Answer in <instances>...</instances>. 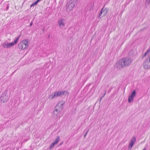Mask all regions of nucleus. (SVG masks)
<instances>
[{"label": "nucleus", "mask_w": 150, "mask_h": 150, "mask_svg": "<svg viewBox=\"0 0 150 150\" xmlns=\"http://www.w3.org/2000/svg\"><path fill=\"white\" fill-rule=\"evenodd\" d=\"M132 62V60L130 58H123L118 60L115 64L114 66L115 67L120 69L129 65Z\"/></svg>", "instance_id": "obj_1"}, {"label": "nucleus", "mask_w": 150, "mask_h": 150, "mask_svg": "<svg viewBox=\"0 0 150 150\" xmlns=\"http://www.w3.org/2000/svg\"><path fill=\"white\" fill-rule=\"evenodd\" d=\"M76 0H69L67 2L66 9L67 12H69L71 10L74 6Z\"/></svg>", "instance_id": "obj_2"}, {"label": "nucleus", "mask_w": 150, "mask_h": 150, "mask_svg": "<svg viewBox=\"0 0 150 150\" xmlns=\"http://www.w3.org/2000/svg\"><path fill=\"white\" fill-rule=\"evenodd\" d=\"M28 46V41L25 39L21 41L18 45V48L21 50L27 49Z\"/></svg>", "instance_id": "obj_3"}, {"label": "nucleus", "mask_w": 150, "mask_h": 150, "mask_svg": "<svg viewBox=\"0 0 150 150\" xmlns=\"http://www.w3.org/2000/svg\"><path fill=\"white\" fill-rule=\"evenodd\" d=\"M9 92L7 90H6L2 93L1 97V102L3 103L6 102L8 98Z\"/></svg>", "instance_id": "obj_4"}, {"label": "nucleus", "mask_w": 150, "mask_h": 150, "mask_svg": "<svg viewBox=\"0 0 150 150\" xmlns=\"http://www.w3.org/2000/svg\"><path fill=\"white\" fill-rule=\"evenodd\" d=\"M18 40V38H17L14 40L13 42L11 43L5 42L2 45L4 48L6 49L10 48L13 47L14 45L16 44Z\"/></svg>", "instance_id": "obj_5"}, {"label": "nucleus", "mask_w": 150, "mask_h": 150, "mask_svg": "<svg viewBox=\"0 0 150 150\" xmlns=\"http://www.w3.org/2000/svg\"><path fill=\"white\" fill-rule=\"evenodd\" d=\"M105 6L102 8L101 11L100 12L98 18H101L105 16L109 11L108 8H105Z\"/></svg>", "instance_id": "obj_6"}, {"label": "nucleus", "mask_w": 150, "mask_h": 150, "mask_svg": "<svg viewBox=\"0 0 150 150\" xmlns=\"http://www.w3.org/2000/svg\"><path fill=\"white\" fill-rule=\"evenodd\" d=\"M54 93L56 98L63 96H66L69 94V92L67 91H58Z\"/></svg>", "instance_id": "obj_7"}, {"label": "nucleus", "mask_w": 150, "mask_h": 150, "mask_svg": "<svg viewBox=\"0 0 150 150\" xmlns=\"http://www.w3.org/2000/svg\"><path fill=\"white\" fill-rule=\"evenodd\" d=\"M146 59L143 64L144 68L146 69H148L150 68V59L148 58H144Z\"/></svg>", "instance_id": "obj_8"}, {"label": "nucleus", "mask_w": 150, "mask_h": 150, "mask_svg": "<svg viewBox=\"0 0 150 150\" xmlns=\"http://www.w3.org/2000/svg\"><path fill=\"white\" fill-rule=\"evenodd\" d=\"M65 103V102L63 101L59 102L56 106L55 108L61 111L63 108V105Z\"/></svg>", "instance_id": "obj_9"}, {"label": "nucleus", "mask_w": 150, "mask_h": 150, "mask_svg": "<svg viewBox=\"0 0 150 150\" xmlns=\"http://www.w3.org/2000/svg\"><path fill=\"white\" fill-rule=\"evenodd\" d=\"M136 93L135 90H134L132 93L129 95L128 98V102L129 103H130L132 102L134 99V98L136 96Z\"/></svg>", "instance_id": "obj_10"}, {"label": "nucleus", "mask_w": 150, "mask_h": 150, "mask_svg": "<svg viewBox=\"0 0 150 150\" xmlns=\"http://www.w3.org/2000/svg\"><path fill=\"white\" fill-rule=\"evenodd\" d=\"M60 111L55 108L53 114V117L55 119H56L59 117L60 116Z\"/></svg>", "instance_id": "obj_11"}, {"label": "nucleus", "mask_w": 150, "mask_h": 150, "mask_svg": "<svg viewBox=\"0 0 150 150\" xmlns=\"http://www.w3.org/2000/svg\"><path fill=\"white\" fill-rule=\"evenodd\" d=\"M136 140V138L135 137H133L129 142V146L128 149L131 150Z\"/></svg>", "instance_id": "obj_12"}, {"label": "nucleus", "mask_w": 150, "mask_h": 150, "mask_svg": "<svg viewBox=\"0 0 150 150\" xmlns=\"http://www.w3.org/2000/svg\"><path fill=\"white\" fill-rule=\"evenodd\" d=\"M58 24L60 28H63L65 26V22L64 19H59Z\"/></svg>", "instance_id": "obj_13"}, {"label": "nucleus", "mask_w": 150, "mask_h": 150, "mask_svg": "<svg viewBox=\"0 0 150 150\" xmlns=\"http://www.w3.org/2000/svg\"><path fill=\"white\" fill-rule=\"evenodd\" d=\"M149 56V58L150 59V49H148L143 55L142 58H146V57Z\"/></svg>", "instance_id": "obj_14"}, {"label": "nucleus", "mask_w": 150, "mask_h": 150, "mask_svg": "<svg viewBox=\"0 0 150 150\" xmlns=\"http://www.w3.org/2000/svg\"><path fill=\"white\" fill-rule=\"evenodd\" d=\"M56 98L54 92H53L49 96V98L50 99H54Z\"/></svg>", "instance_id": "obj_15"}, {"label": "nucleus", "mask_w": 150, "mask_h": 150, "mask_svg": "<svg viewBox=\"0 0 150 150\" xmlns=\"http://www.w3.org/2000/svg\"><path fill=\"white\" fill-rule=\"evenodd\" d=\"M60 140V138L59 136H58L55 139L54 142H53V143L55 144H57V143L59 142Z\"/></svg>", "instance_id": "obj_16"}, {"label": "nucleus", "mask_w": 150, "mask_h": 150, "mask_svg": "<svg viewBox=\"0 0 150 150\" xmlns=\"http://www.w3.org/2000/svg\"><path fill=\"white\" fill-rule=\"evenodd\" d=\"M55 145L53 142L50 145V149H52L54 146V145Z\"/></svg>", "instance_id": "obj_17"}, {"label": "nucleus", "mask_w": 150, "mask_h": 150, "mask_svg": "<svg viewBox=\"0 0 150 150\" xmlns=\"http://www.w3.org/2000/svg\"><path fill=\"white\" fill-rule=\"evenodd\" d=\"M38 3V2L36 1L35 2L32 3V4L31 5L30 7H31L37 5Z\"/></svg>", "instance_id": "obj_18"}, {"label": "nucleus", "mask_w": 150, "mask_h": 150, "mask_svg": "<svg viewBox=\"0 0 150 150\" xmlns=\"http://www.w3.org/2000/svg\"><path fill=\"white\" fill-rule=\"evenodd\" d=\"M146 3L148 4H150V0H146Z\"/></svg>", "instance_id": "obj_19"}, {"label": "nucleus", "mask_w": 150, "mask_h": 150, "mask_svg": "<svg viewBox=\"0 0 150 150\" xmlns=\"http://www.w3.org/2000/svg\"><path fill=\"white\" fill-rule=\"evenodd\" d=\"M32 23H33V22H32H32H31V23H30V26H32Z\"/></svg>", "instance_id": "obj_20"}, {"label": "nucleus", "mask_w": 150, "mask_h": 150, "mask_svg": "<svg viewBox=\"0 0 150 150\" xmlns=\"http://www.w3.org/2000/svg\"><path fill=\"white\" fill-rule=\"evenodd\" d=\"M142 150H146V148H144Z\"/></svg>", "instance_id": "obj_21"}, {"label": "nucleus", "mask_w": 150, "mask_h": 150, "mask_svg": "<svg viewBox=\"0 0 150 150\" xmlns=\"http://www.w3.org/2000/svg\"><path fill=\"white\" fill-rule=\"evenodd\" d=\"M105 93H106V92H105V94H104V96H105Z\"/></svg>", "instance_id": "obj_22"}]
</instances>
